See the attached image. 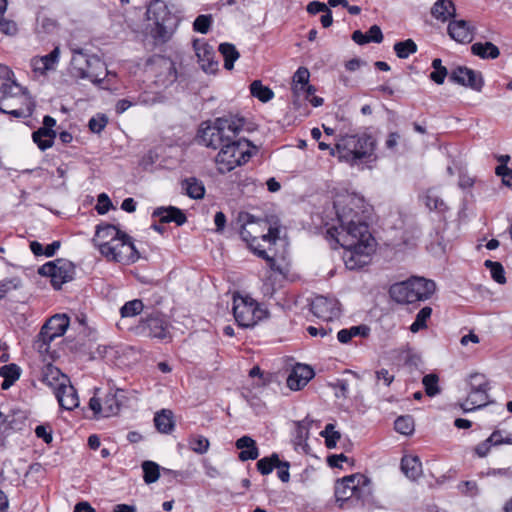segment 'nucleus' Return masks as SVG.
I'll use <instances>...</instances> for the list:
<instances>
[{
  "label": "nucleus",
  "instance_id": "f257e3e1",
  "mask_svg": "<svg viewBox=\"0 0 512 512\" xmlns=\"http://www.w3.org/2000/svg\"><path fill=\"white\" fill-rule=\"evenodd\" d=\"M336 221L327 229V235L341 247L374 244L375 240L369 230L366 219L371 206L364 197L357 193L337 195L334 201Z\"/></svg>",
  "mask_w": 512,
  "mask_h": 512
},
{
  "label": "nucleus",
  "instance_id": "f03ea898",
  "mask_svg": "<svg viewBox=\"0 0 512 512\" xmlns=\"http://www.w3.org/2000/svg\"><path fill=\"white\" fill-rule=\"evenodd\" d=\"M241 222L240 236L249 248L259 257L265 259L270 268L284 274V271L276 264L275 260L268 256L260 241L274 244L278 238L277 228L269 226L266 220L256 219L249 213H241L238 218Z\"/></svg>",
  "mask_w": 512,
  "mask_h": 512
},
{
  "label": "nucleus",
  "instance_id": "7ed1b4c3",
  "mask_svg": "<svg viewBox=\"0 0 512 512\" xmlns=\"http://www.w3.org/2000/svg\"><path fill=\"white\" fill-rule=\"evenodd\" d=\"M12 71L0 65V111L16 118L30 117L35 103L27 90L11 79Z\"/></svg>",
  "mask_w": 512,
  "mask_h": 512
},
{
  "label": "nucleus",
  "instance_id": "20e7f679",
  "mask_svg": "<svg viewBox=\"0 0 512 512\" xmlns=\"http://www.w3.org/2000/svg\"><path fill=\"white\" fill-rule=\"evenodd\" d=\"M374 150L375 140L367 134L345 135L336 143L338 159L351 165L372 161Z\"/></svg>",
  "mask_w": 512,
  "mask_h": 512
},
{
  "label": "nucleus",
  "instance_id": "39448f33",
  "mask_svg": "<svg viewBox=\"0 0 512 512\" xmlns=\"http://www.w3.org/2000/svg\"><path fill=\"white\" fill-rule=\"evenodd\" d=\"M150 22V34L158 43L169 41L176 31L179 19L174 15L164 0H152L147 8Z\"/></svg>",
  "mask_w": 512,
  "mask_h": 512
},
{
  "label": "nucleus",
  "instance_id": "423d86ee",
  "mask_svg": "<svg viewBox=\"0 0 512 512\" xmlns=\"http://www.w3.org/2000/svg\"><path fill=\"white\" fill-rule=\"evenodd\" d=\"M244 121L237 117L217 118L213 125H207L199 130V142L213 149L220 148L243 129Z\"/></svg>",
  "mask_w": 512,
  "mask_h": 512
},
{
  "label": "nucleus",
  "instance_id": "0eeeda50",
  "mask_svg": "<svg viewBox=\"0 0 512 512\" xmlns=\"http://www.w3.org/2000/svg\"><path fill=\"white\" fill-rule=\"evenodd\" d=\"M252 148L247 139L232 137L220 147L215 157L218 172L225 174L247 163L252 156Z\"/></svg>",
  "mask_w": 512,
  "mask_h": 512
},
{
  "label": "nucleus",
  "instance_id": "6e6552de",
  "mask_svg": "<svg viewBox=\"0 0 512 512\" xmlns=\"http://www.w3.org/2000/svg\"><path fill=\"white\" fill-rule=\"evenodd\" d=\"M435 290L436 284L434 281L423 277H411L404 282L393 285L390 293L398 303H414L430 299Z\"/></svg>",
  "mask_w": 512,
  "mask_h": 512
},
{
  "label": "nucleus",
  "instance_id": "1a4fd4ad",
  "mask_svg": "<svg viewBox=\"0 0 512 512\" xmlns=\"http://www.w3.org/2000/svg\"><path fill=\"white\" fill-rule=\"evenodd\" d=\"M73 74L80 79L99 85L108 75L105 63L96 55H88L81 49L73 50L71 59Z\"/></svg>",
  "mask_w": 512,
  "mask_h": 512
},
{
  "label": "nucleus",
  "instance_id": "9d476101",
  "mask_svg": "<svg viewBox=\"0 0 512 512\" xmlns=\"http://www.w3.org/2000/svg\"><path fill=\"white\" fill-rule=\"evenodd\" d=\"M372 495L371 480L361 473L345 476L335 483V498L341 505L349 499L365 500Z\"/></svg>",
  "mask_w": 512,
  "mask_h": 512
},
{
  "label": "nucleus",
  "instance_id": "9b49d317",
  "mask_svg": "<svg viewBox=\"0 0 512 512\" xmlns=\"http://www.w3.org/2000/svg\"><path fill=\"white\" fill-rule=\"evenodd\" d=\"M233 314L240 327L249 328L267 317V311L248 295L233 296Z\"/></svg>",
  "mask_w": 512,
  "mask_h": 512
},
{
  "label": "nucleus",
  "instance_id": "f8f14e48",
  "mask_svg": "<svg viewBox=\"0 0 512 512\" xmlns=\"http://www.w3.org/2000/svg\"><path fill=\"white\" fill-rule=\"evenodd\" d=\"M489 382L484 374L473 373L467 379V397L461 402L464 412L474 411L486 406L489 402Z\"/></svg>",
  "mask_w": 512,
  "mask_h": 512
},
{
  "label": "nucleus",
  "instance_id": "ddd939ff",
  "mask_svg": "<svg viewBox=\"0 0 512 512\" xmlns=\"http://www.w3.org/2000/svg\"><path fill=\"white\" fill-rule=\"evenodd\" d=\"M98 391L97 389L89 401V408L96 418L117 415L128 400L126 392L122 389L110 388L104 397L97 396Z\"/></svg>",
  "mask_w": 512,
  "mask_h": 512
},
{
  "label": "nucleus",
  "instance_id": "4468645a",
  "mask_svg": "<svg viewBox=\"0 0 512 512\" xmlns=\"http://www.w3.org/2000/svg\"><path fill=\"white\" fill-rule=\"evenodd\" d=\"M147 71L154 78V84L159 88L171 86L178 77L175 62L162 55H155L148 61Z\"/></svg>",
  "mask_w": 512,
  "mask_h": 512
},
{
  "label": "nucleus",
  "instance_id": "2eb2a0df",
  "mask_svg": "<svg viewBox=\"0 0 512 512\" xmlns=\"http://www.w3.org/2000/svg\"><path fill=\"white\" fill-rule=\"evenodd\" d=\"M38 273L50 277L51 284L55 289H61L64 283L74 278L75 267L72 262L65 259H57L42 265Z\"/></svg>",
  "mask_w": 512,
  "mask_h": 512
},
{
  "label": "nucleus",
  "instance_id": "dca6fc26",
  "mask_svg": "<svg viewBox=\"0 0 512 512\" xmlns=\"http://www.w3.org/2000/svg\"><path fill=\"white\" fill-rule=\"evenodd\" d=\"M69 326V318L66 315L52 316L41 328L36 340V346L40 352H47L50 343L61 337Z\"/></svg>",
  "mask_w": 512,
  "mask_h": 512
},
{
  "label": "nucleus",
  "instance_id": "f3484780",
  "mask_svg": "<svg viewBox=\"0 0 512 512\" xmlns=\"http://www.w3.org/2000/svg\"><path fill=\"white\" fill-rule=\"evenodd\" d=\"M310 311L318 319L331 322L339 319L341 306L335 297L318 295L311 300Z\"/></svg>",
  "mask_w": 512,
  "mask_h": 512
},
{
  "label": "nucleus",
  "instance_id": "a211bd4d",
  "mask_svg": "<svg viewBox=\"0 0 512 512\" xmlns=\"http://www.w3.org/2000/svg\"><path fill=\"white\" fill-rule=\"evenodd\" d=\"M342 248L344 249L342 258L346 268L356 270L370 263L371 255L375 250V243Z\"/></svg>",
  "mask_w": 512,
  "mask_h": 512
},
{
  "label": "nucleus",
  "instance_id": "6ab92c4d",
  "mask_svg": "<svg viewBox=\"0 0 512 512\" xmlns=\"http://www.w3.org/2000/svg\"><path fill=\"white\" fill-rule=\"evenodd\" d=\"M193 47L202 70L206 73H215L218 70L219 64L215 60L213 47L203 39L194 40Z\"/></svg>",
  "mask_w": 512,
  "mask_h": 512
},
{
  "label": "nucleus",
  "instance_id": "aec40b11",
  "mask_svg": "<svg viewBox=\"0 0 512 512\" xmlns=\"http://www.w3.org/2000/svg\"><path fill=\"white\" fill-rule=\"evenodd\" d=\"M310 72L306 67H299L292 77L291 90L295 99L309 96L315 93L316 88L309 83Z\"/></svg>",
  "mask_w": 512,
  "mask_h": 512
},
{
  "label": "nucleus",
  "instance_id": "412c9836",
  "mask_svg": "<svg viewBox=\"0 0 512 512\" xmlns=\"http://www.w3.org/2000/svg\"><path fill=\"white\" fill-rule=\"evenodd\" d=\"M450 80L475 91H480L483 87L481 73L467 67H457L454 69L450 74Z\"/></svg>",
  "mask_w": 512,
  "mask_h": 512
},
{
  "label": "nucleus",
  "instance_id": "4be33fe9",
  "mask_svg": "<svg viewBox=\"0 0 512 512\" xmlns=\"http://www.w3.org/2000/svg\"><path fill=\"white\" fill-rule=\"evenodd\" d=\"M314 377V371L311 367L304 364H296L287 377V386L294 391L305 387Z\"/></svg>",
  "mask_w": 512,
  "mask_h": 512
},
{
  "label": "nucleus",
  "instance_id": "5701e85b",
  "mask_svg": "<svg viewBox=\"0 0 512 512\" xmlns=\"http://www.w3.org/2000/svg\"><path fill=\"white\" fill-rule=\"evenodd\" d=\"M54 394L62 409L71 411L79 406L78 393L70 381L64 384L61 383V387H58Z\"/></svg>",
  "mask_w": 512,
  "mask_h": 512
},
{
  "label": "nucleus",
  "instance_id": "b1692460",
  "mask_svg": "<svg viewBox=\"0 0 512 512\" xmlns=\"http://www.w3.org/2000/svg\"><path fill=\"white\" fill-rule=\"evenodd\" d=\"M60 58V49L55 47L49 54L36 56L31 59V67L34 73L45 75L47 71L54 70Z\"/></svg>",
  "mask_w": 512,
  "mask_h": 512
},
{
  "label": "nucleus",
  "instance_id": "393cba45",
  "mask_svg": "<svg viewBox=\"0 0 512 512\" xmlns=\"http://www.w3.org/2000/svg\"><path fill=\"white\" fill-rule=\"evenodd\" d=\"M449 36L458 43H470L474 36V27L465 20H454L448 25Z\"/></svg>",
  "mask_w": 512,
  "mask_h": 512
},
{
  "label": "nucleus",
  "instance_id": "a878e982",
  "mask_svg": "<svg viewBox=\"0 0 512 512\" xmlns=\"http://www.w3.org/2000/svg\"><path fill=\"white\" fill-rule=\"evenodd\" d=\"M123 232L120 231L114 225H99L96 228V233L93 238L94 245L98 248L99 252L102 253L104 251V246L107 247L110 243H112L117 237H119Z\"/></svg>",
  "mask_w": 512,
  "mask_h": 512
},
{
  "label": "nucleus",
  "instance_id": "bb28decb",
  "mask_svg": "<svg viewBox=\"0 0 512 512\" xmlns=\"http://www.w3.org/2000/svg\"><path fill=\"white\" fill-rule=\"evenodd\" d=\"M237 449L241 450L238 458L245 462L248 460H255L259 456V449L254 439L250 436H242L235 442Z\"/></svg>",
  "mask_w": 512,
  "mask_h": 512
},
{
  "label": "nucleus",
  "instance_id": "cd10ccee",
  "mask_svg": "<svg viewBox=\"0 0 512 512\" xmlns=\"http://www.w3.org/2000/svg\"><path fill=\"white\" fill-rule=\"evenodd\" d=\"M152 216L158 217L163 223L175 222L179 226L187 220L185 214L174 206L159 207L153 211Z\"/></svg>",
  "mask_w": 512,
  "mask_h": 512
},
{
  "label": "nucleus",
  "instance_id": "c85d7f7f",
  "mask_svg": "<svg viewBox=\"0 0 512 512\" xmlns=\"http://www.w3.org/2000/svg\"><path fill=\"white\" fill-rule=\"evenodd\" d=\"M121 246V251L116 254L113 262H118L122 264H131L136 262L139 259V253L135 248V245L132 241V238L125 233L124 239Z\"/></svg>",
  "mask_w": 512,
  "mask_h": 512
},
{
  "label": "nucleus",
  "instance_id": "c756f323",
  "mask_svg": "<svg viewBox=\"0 0 512 512\" xmlns=\"http://www.w3.org/2000/svg\"><path fill=\"white\" fill-rule=\"evenodd\" d=\"M143 330L147 331L150 337L164 339L167 336V324L158 315H152L143 322Z\"/></svg>",
  "mask_w": 512,
  "mask_h": 512
},
{
  "label": "nucleus",
  "instance_id": "7c9ffc66",
  "mask_svg": "<svg viewBox=\"0 0 512 512\" xmlns=\"http://www.w3.org/2000/svg\"><path fill=\"white\" fill-rule=\"evenodd\" d=\"M42 382L48 385L55 392L61 383L69 382V378L63 374L57 367L48 364L42 371Z\"/></svg>",
  "mask_w": 512,
  "mask_h": 512
},
{
  "label": "nucleus",
  "instance_id": "2f4dec72",
  "mask_svg": "<svg viewBox=\"0 0 512 512\" xmlns=\"http://www.w3.org/2000/svg\"><path fill=\"white\" fill-rule=\"evenodd\" d=\"M154 425L159 433L170 434L175 429L174 415L169 409H162L154 416Z\"/></svg>",
  "mask_w": 512,
  "mask_h": 512
},
{
  "label": "nucleus",
  "instance_id": "473e14b6",
  "mask_svg": "<svg viewBox=\"0 0 512 512\" xmlns=\"http://www.w3.org/2000/svg\"><path fill=\"white\" fill-rule=\"evenodd\" d=\"M456 8L452 0H437L431 8L432 16L442 22L454 17Z\"/></svg>",
  "mask_w": 512,
  "mask_h": 512
},
{
  "label": "nucleus",
  "instance_id": "72a5a7b5",
  "mask_svg": "<svg viewBox=\"0 0 512 512\" xmlns=\"http://www.w3.org/2000/svg\"><path fill=\"white\" fill-rule=\"evenodd\" d=\"M401 469L412 480H416L422 473V465L417 456H404L401 461Z\"/></svg>",
  "mask_w": 512,
  "mask_h": 512
},
{
  "label": "nucleus",
  "instance_id": "f704fd0d",
  "mask_svg": "<svg viewBox=\"0 0 512 512\" xmlns=\"http://www.w3.org/2000/svg\"><path fill=\"white\" fill-rule=\"evenodd\" d=\"M471 52L482 59H496L500 55L499 48L492 42H476L471 46Z\"/></svg>",
  "mask_w": 512,
  "mask_h": 512
},
{
  "label": "nucleus",
  "instance_id": "c9c22d12",
  "mask_svg": "<svg viewBox=\"0 0 512 512\" xmlns=\"http://www.w3.org/2000/svg\"><path fill=\"white\" fill-rule=\"evenodd\" d=\"M182 190L192 199H202L205 195V187L202 181L190 177L182 181Z\"/></svg>",
  "mask_w": 512,
  "mask_h": 512
},
{
  "label": "nucleus",
  "instance_id": "e433bc0d",
  "mask_svg": "<svg viewBox=\"0 0 512 512\" xmlns=\"http://www.w3.org/2000/svg\"><path fill=\"white\" fill-rule=\"evenodd\" d=\"M55 137V131H48L41 127L32 134L33 141L42 151L52 147Z\"/></svg>",
  "mask_w": 512,
  "mask_h": 512
},
{
  "label": "nucleus",
  "instance_id": "4c0bfd02",
  "mask_svg": "<svg viewBox=\"0 0 512 512\" xmlns=\"http://www.w3.org/2000/svg\"><path fill=\"white\" fill-rule=\"evenodd\" d=\"M423 201L427 208L443 213L447 211L448 207L445 202L440 198L437 191L428 189L423 196Z\"/></svg>",
  "mask_w": 512,
  "mask_h": 512
},
{
  "label": "nucleus",
  "instance_id": "58836bf2",
  "mask_svg": "<svg viewBox=\"0 0 512 512\" xmlns=\"http://www.w3.org/2000/svg\"><path fill=\"white\" fill-rule=\"evenodd\" d=\"M188 447L194 453L203 455L210 448V441L207 437L199 434H191L187 439Z\"/></svg>",
  "mask_w": 512,
  "mask_h": 512
},
{
  "label": "nucleus",
  "instance_id": "ea45409f",
  "mask_svg": "<svg viewBox=\"0 0 512 512\" xmlns=\"http://www.w3.org/2000/svg\"><path fill=\"white\" fill-rule=\"evenodd\" d=\"M219 51L224 58V67L227 70H231L234 66V62L239 58V52L236 47L230 43H222L219 46Z\"/></svg>",
  "mask_w": 512,
  "mask_h": 512
},
{
  "label": "nucleus",
  "instance_id": "a19ab883",
  "mask_svg": "<svg viewBox=\"0 0 512 512\" xmlns=\"http://www.w3.org/2000/svg\"><path fill=\"white\" fill-rule=\"evenodd\" d=\"M250 92L253 97L262 102H268L274 97L273 91L262 84L261 81L255 80L250 85Z\"/></svg>",
  "mask_w": 512,
  "mask_h": 512
},
{
  "label": "nucleus",
  "instance_id": "79ce46f5",
  "mask_svg": "<svg viewBox=\"0 0 512 512\" xmlns=\"http://www.w3.org/2000/svg\"><path fill=\"white\" fill-rule=\"evenodd\" d=\"M393 48L397 57L401 59H406L417 51V45L412 39L396 42Z\"/></svg>",
  "mask_w": 512,
  "mask_h": 512
},
{
  "label": "nucleus",
  "instance_id": "37998d69",
  "mask_svg": "<svg viewBox=\"0 0 512 512\" xmlns=\"http://www.w3.org/2000/svg\"><path fill=\"white\" fill-rule=\"evenodd\" d=\"M432 309L431 307L425 306L423 307L416 315L415 321L410 326V331L412 333H417L418 331L425 329L427 327V320L431 317Z\"/></svg>",
  "mask_w": 512,
  "mask_h": 512
},
{
  "label": "nucleus",
  "instance_id": "c03bdc74",
  "mask_svg": "<svg viewBox=\"0 0 512 512\" xmlns=\"http://www.w3.org/2000/svg\"><path fill=\"white\" fill-rule=\"evenodd\" d=\"M144 481L147 484L156 482L160 477L159 465L153 461H144L142 463Z\"/></svg>",
  "mask_w": 512,
  "mask_h": 512
},
{
  "label": "nucleus",
  "instance_id": "a18cd8bd",
  "mask_svg": "<svg viewBox=\"0 0 512 512\" xmlns=\"http://www.w3.org/2000/svg\"><path fill=\"white\" fill-rule=\"evenodd\" d=\"M143 302L139 299H134L126 302L120 309V314L123 318L134 317L143 311Z\"/></svg>",
  "mask_w": 512,
  "mask_h": 512
},
{
  "label": "nucleus",
  "instance_id": "49530a36",
  "mask_svg": "<svg viewBox=\"0 0 512 512\" xmlns=\"http://www.w3.org/2000/svg\"><path fill=\"white\" fill-rule=\"evenodd\" d=\"M279 465V456L273 453L270 457H264L257 462V469L262 475L270 474Z\"/></svg>",
  "mask_w": 512,
  "mask_h": 512
},
{
  "label": "nucleus",
  "instance_id": "de8ad7c7",
  "mask_svg": "<svg viewBox=\"0 0 512 512\" xmlns=\"http://www.w3.org/2000/svg\"><path fill=\"white\" fill-rule=\"evenodd\" d=\"M395 430L403 435H410L414 431V420L411 416H400L395 420Z\"/></svg>",
  "mask_w": 512,
  "mask_h": 512
},
{
  "label": "nucleus",
  "instance_id": "09e8293b",
  "mask_svg": "<svg viewBox=\"0 0 512 512\" xmlns=\"http://www.w3.org/2000/svg\"><path fill=\"white\" fill-rule=\"evenodd\" d=\"M432 68L434 71L430 74V79L436 84H443L448 71L447 68L442 65L441 59L435 58L432 61Z\"/></svg>",
  "mask_w": 512,
  "mask_h": 512
},
{
  "label": "nucleus",
  "instance_id": "8fccbe9b",
  "mask_svg": "<svg viewBox=\"0 0 512 512\" xmlns=\"http://www.w3.org/2000/svg\"><path fill=\"white\" fill-rule=\"evenodd\" d=\"M320 435L325 438V443L328 448H334L341 438L340 433L335 430V425L332 423L327 424Z\"/></svg>",
  "mask_w": 512,
  "mask_h": 512
},
{
  "label": "nucleus",
  "instance_id": "3c124183",
  "mask_svg": "<svg viewBox=\"0 0 512 512\" xmlns=\"http://www.w3.org/2000/svg\"><path fill=\"white\" fill-rule=\"evenodd\" d=\"M485 266L490 269V273L494 281H496L499 284L506 283L505 272L501 263L486 260Z\"/></svg>",
  "mask_w": 512,
  "mask_h": 512
},
{
  "label": "nucleus",
  "instance_id": "603ef678",
  "mask_svg": "<svg viewBox=\"0 0 512 512\" xmlns=\"http://www.w3.org/2000/svg\"><path fill=\"white\" fill-rule=\"evenodd\" d=\"M488 442H491L494 447L512 444V433H507L505 430L496 429L488 437Z\"/></svg>",
  "mask_w": 512,
  "mask_h": 512
},
{
  "label": "nucleus",
  "instance_id": "864d4df0",
  "mask_svg": "<svg viewBox=\"0 0 512 512\" xmlns=\"http://www.w3.org/2000/svg\"><path fill=\"white\" fill-rule=\"evenodd\" d=\"M125 233H122L119 237H117L112 243H110L107 247L104 246V251L101 253L108 261H113L121 251V246Z\"/></svg>",
  "mask_w": 512,
  "mask_h": 512
},
{
  "label": "nucleus",
  "instance_id": "5fc2aeb1",
  "mask_svg": "<svg viewBox=\"0 0 512 512\" xmlns=\"http://www.w3.org/2000/svg\"><path fill=\"white\" fill-rule=\"evenodd\" d=\"M422 383L425 387L426 394L430 397L439 393L438 376L435 374H427L423 377Z\"/></svg>",
  "mask_w": 512,
  "mask_h": 512
},
{
  "label": "nucleus",
  "instance_id": "6e6d98bb",
  "mask_svg": "<svg viewBox=\"0 0 512 512\" xmlns=\"http://www.w3.org/2000/svg\"><path fill=\"white\" fill-rule=\"evenodd\" d=\"M211 24H212V16L202 14V15H199L195 19V21L193 23V29L196 32L206 34L209 31Z\"/></svg>",
  "mask_w": 512,
  "mask_h": 512
},
{
  "label": "nucleus",
  "instance_id": "4d7b16f0",
  "mask_svg": "<svg viewBox=\"0 0 512 512\" xmlns=\"http://www.w3.org/2000/svg\"><path fill=\"white\" fill-rule=\"evenodd\" d=\"M108 123V118L104 114H97L89 120L88 127L93 133H100Z\"/></svg>",
  "mask_w": 512,
  "mask_h": 512
},
{
  "label": "nucleus",
  "instance_id": "13d9d810",
  "mask_svg": "<svg viewBox=\"0 0 512 512\" xmlns=\"http://www.w3.org/2000/svg\"><path fill=\"white\" fill-rule=\"evenodd\" d=\"M0 376L15 382L20 377V368L16 364L4 365L0 369Z\"/></svg>",
  "mask_w": 512,
  "mask_h": 512
},
{
  "label": "nucleus",
  "instance_id": "bf43d9fd",
  "mask_svg": "<svg viewBox=\"0 0 512 512\" xmlns=\"http://www.w3.org/2000/svg\"><path fill=\"white\" fill-rule=\"evenodd\" d=\"M111 206H112V203L107 194L101 193L100 195H98L97 204L95 207L98 214H100V215L106 214L110 210Z\"/></svg>",
  "mask_w": 512,
  "mask_h": 512
},
{
  "label": "nucleus",
  "instance_id": "052dcab7",
  "mask_svg": "<svg viewBox=\"0 0 512 512\" xmlns=\"http://www.w3.org/2000/svg\"><path fill=\"white\" fill-rule=\"evenodd\" d=\"M0 31L8 36H14L18 32L17 24L8 19H4L3 16L0 17Z\"/></svg>",
  "mask_w": 512,
  "mask_h": 512
},
{
  "label": "nucleus",
  "instance_id": "680f3d73",
  "mask_svg": "<svg viewBox=\"0 0 512 512\" xmlns=\"http://www.w3.org/2000/svg\"><path fill=\"white\" fill-rule=\"evenodd\" d=\"M461 493L468 496H475L478 493V486L475 481H464L458 485Z\"/></svg>",
  "mask_w": 512,
  "mask_h": 512
},
{
  "label": "nucleus",
  "instance_id": "e2e57ef3",
  "mask_svg": "<svg viewBox=\"0 0 512 512\" xmlns=\"http://www.w3.org/2000/svg\"><path fill=\"white\" fill-rule=\"evenodd\" d=\"M275 468H277L278 478L282 482L287 483L290 479V473H289L290 464H289V462L281 461L279 459V465H276Z\"/></svg>",
  "mask_w": 512,
  "mask_h": 512
},
{
  "label": "nucleus",
  "instance_id": "0e129e2a",
  "mask_svg": "<svg viewBox=\"0 0 512 512\" xmlns=\"http://www.w3.org/2000/svg\"><path fill=\"white\" fill-rule=\"evenodd\" d=\"M492 447L493 444L491 442H488L487 438L474 447V453L477 457L484 458L490 453Z\"/></svg>",
  "mask_w": 512,
  "mask_h": 512
},
{
  "label": "nucleus",
  "instance_id": "69168bd1",
  "mask_svg": "<svg viewBox=\"0 0 512 512\" xmlns=\"http://www.w3.org/2000/svg\"><path fill=\"white\" fill-rule=\"evenodd\" d=\"M35 434L38 438L43 439L47 444L52 442V431L48 426L38 425L35 428Z\"/></svg>",
  "mask_w": 512,
  "mask_h": 512
},
{
  "label": "nucleus",
  "instance_id": "338daca9",
  "mask_svg": "<svg viewBox=\"0 0 512 512\" xmlns=\"http://www.w3.org/2000/svg\"><path fill=\"white\" fill-rule=\"evenodd\" d=\"M375 375H376L377 383L382 382L383 385L387 386V387L394 380V375L390 374L389 371L387 369H384V368L376 371Z\"/></svg>",
  "mask_w": 512,
  "mask_h": 512
},
{
  "label": "nucleus",
  "instance_id": "774afa93",
  "mask_svg": "<svg viewBox=\"0 0 512 512\" xmlns=\"http://www.w3.org/2000/svg\"><path fill=\"white\" fill-rule=\"evenodd\" d=\"M306 330L310 336H312V337L319 336L322 338L330 335L332 332L331 328H327V327H323V326H320V327L308 326Z\"/></svg>",
  "mask_w": 512,
  "mask_h": 512
}]
</instances>
